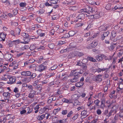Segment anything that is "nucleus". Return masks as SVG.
<instances>
[{"instance_id":"obj_1","label":"nucleus","mask_w":123,"mask_h":123,"mask_svg":"<svg viewBox=\"0 0 123 123\" xmlns=\"http://www.w3.org/2000/svg\"><path fill=\"white\" fill-rule=\"evenodd\" d=\"M97 72L98 73H100L101 72L105 71L104 77L105 78H108L109 77L108 74H107V72H109L108 69L107 68H98L97 69Z\"/></svg>"},{"instance_id":"obj_2","label":"nucleus","mask_w":123,"mask_h":123,"mask_svg":"<svg viewBox=\"0 0 123 123\" xmlns=\"http://www.w3.org/2000/svg\"><path fill=\"white\" fill-rule=\"evenodd\" d=\"M7 78L9 79V81L7 82V83L9 84H14L16 80V78L15 76L8 75Z\"/></svg>"},{"instance_id":"obj_3","label":"nucleus","mask_w":123,"mask_h":123,"mask_svg":"<svg viewBox=\"0 0 123 123\" xmlns=\"http://www.w3.org/2000/svg\"><path fill=\"white\" fill-rule=\"evenodd\" d=\"M85 17V15L83 13L80 14L76 17V19L74 20V22H77V21L80 22L82 20H84Z\"/></svg>"},{"instance_id":"obj_4","label":"nucleus","mask_w":123,"mask_h":123,"mask_svg":"<svg viewBox=\"0 0 123 123\" xmlns=\"http://www.w3.org/2000/svg\"><path fill=\"white\" fill-rule=\"evenodd\" d=\"M77 70L76 69L75 70H73L71 72V73L72 75H73L74 76H78V78H79V74H81L83 73V71H80L77 72Z\"/></svg>"},{"instance_id":"obj_5","label":"nucleus","mask_w":123,"mask_h":123,"mask_svg":"<svg viewBox=\"0 0 123 123\" xmlns=\"http://www.w3.org/2000/svg\"><path fill=\"white\" fill-rule=\"evenodd\" d=\"M116 35V32L112 31L111 32V35L110 37V39L112 41L115 42L117 39L115 38Z\"/></svg>"},{"instance_id":"obj_6","label":"nucleus","mask_w":123,"mask_h":123,"mask_svg":"<svg viewBox=\"0 0 123 123\" xmlns=\"http://www.w3.org/2000/svg\"><path fill=\"white\" fill-rule=\"evenodd\" d=\"M87 111L86 110H84L81 112V115L82 118H84L87 117L88 115L87 114Z\"/></svg>"},{"instance_id":"obj_7","label":"nucleus","mask_w":123,"mask_h":123,"mask_svg":"<svg viewBox=\"0 0 123 123\" xmlns=\"http://www.w3.org/2000/svg\"><path fill=\"white\" fill-rule=\"evenodd\" d=\"M68 9L74 11H75L78 8L77 6H68Z\"/></svg>"},{"instance_id":"obj_8","label":"nucleus","mask_w":123,"mask_h":123,"mask_svg":"<svg viewBox=\"0 0 123 123\" xmlns=\"http://www.w3.org/2000/svg\"><path fill=\"white\" fill-rule=\"evenodd\" d=\"M46 68V66H44L43 65H41L39 67H37V70L40 71H42L44 70Z\"/></svg>"},{"instance_id":"obj_9","label":"nucleus","mask_w":123,"mask_h":123,"mask_svg":"<svg viewBox=\"0 0 123 123\" xmlns=\"http://www.w3.org/2000/svg\"><path fill=\"white\" fill-rule=\"evenodd\" d=\"M78 76H74L72 79L70 80V81L72 83H75L78 80Z\"/></svg>"},{"instance_id":"obj_10","label":"nucleus","mask_w":123,"mask_h":123,"mask_svg":"<svg viewBox=\"0 0 123 123\" xmlns=\"http://www.w3.org/2000/svg\"><path fill=\"white\" fill-rule=\"evenodd\" d=\"M98 44V43L96 41H93L90 44L91 47H90V48H92L94 47H96Z\"/></svg>"},{"instance_id":"obj_11","label":"nucleus","mask_w":123,"mask_h":123,"mask_svg":"<svg viewBox=\"0 0 123 123\" xmlns=\"http://www.w3.org/2000/svg\"><path fill=\"white\" fill-rule=\"evenodd\" d=\"M35 92L33 90H31L30 93H29L28 97L30 98L33 97L34 95Z\"/></svg>"},{"instance_id":"obj_12","label":"nucleus","mask_w":123,"mask_h":123,"mask_svg":"<svg viewBox=\"0 0 123 123\" xmlns=\"http://www.w3.org/2000/svg\"><path fill=\"white\" fill-rule=\"evenodd\" d=\"M105 100L104 99H102L101 101V108H103L105 107Z\"/></svg>"},{"instance_id":"obj_13","label":"nucleus","mask_w":123,"mask_h":123,"mask_svg":"<svg viewBox=\"0 0 123 123\" xmlns=\"http://www.w3.org/2000/svg\"><path fill=\"white\" fill-rule=\"evenodd\" d=\"M62 101L64 102L68 103H72V101L70 99L68 100L65 98H63L62 99Z\"/></svg>"},{"instance_id":"obj_14","label":"nucleus","mask_w":123,"mask_h":123,"mask_svg":"<svg viewBox=\"0 0 123 123\" xmlns=\"http://www.w3.org/2000/svg\"><path fill=\"white\" fill-rule=\"evenodd\" d=\"M24 42H22L21 43L24 44L28 43L30 40V38H25V37H24Z\"/></svg>"},{"instance_id":"obj_15","label":"nucleus","mask_w":123,"mask_h":123,"mask_svg":"<svg viewBox=\"0 0 123 123\" xmlns=\"http://www.w3.org/2000/svg\"><path fill=\"white\" fill-rule=\"evenodd\" d=\"M6 36V35L4 33H2L0 34V37L2 39V40L3 41H5Z\"/></svg>"},{"instance_id":"obj_16","label":"nucleus","mask_w":123,"mask_h":123,"mask_svg":"<svg viewBox=\"0 0 123 123\" xmlns=\"http://www.w3.org/2000/svg\"><path fill=\"white\" fill-rule=\"evenodd\" d=\"M4 57L6 60L7 61H8L10 59V58H12V55L11 54H7L5 55Z\"/></svg>"},{"instance_id":"obj_17","label":"nucleus","mask_w":123,"mask_h":123,"mask_svg":"<svg viewBox=\"0 0 123 123\" xmlns=\"http://www.w3.org/2000/svg\"><path fill=\"white\" fill-rule=\"evenodd\" d=\"M116 44L113 43L111 44L110 46L108 47L109 49L110 50L113 49L116 47Z\"/></svg>"},{"instance_id":"obj_18","label":"nucleus","mask_w":123,"mask_h":123,"mask_svg":"<svg viewBox=\"0 0 123 123\" xmlns=\"http://www.w3.org/2000/svg\"><path fill=\"white\" fill-rule=\"evenodd\" d=\"M31 78L26 77L22 80V81L23 82H29L31 81Z\"/></svg>"},{"instance_id":"obj_19","label":"nucleus","mask_w":123,"mask_h":123,"mask_svg":"<svg viewBox=\"0 0 123 123\" xmlns=\"http://www.w3.org/2000/svg\"><path fill=\"white\" fill-rule=\"evenodd\" d=\"M87 70V67L85 63L83 64L82 66V70H80V71H83V73L84 72L86 71Z\"/></svg>"},{"instance_id":"obj_20","label":"nucleus","mask_w":123,"mask_h":123,"mask_svg":"<svg viewBox=\"0 0 123 123\" xmlns=\"http://www.w3.org/2000/svg\"><path fill=\"white\" fill-rule=\"evenodd\" d=\"M75 3V2L73 1H71L69 2H68L67 3V4L69 6H73Z\"/></svg>"},{"instance_id":"obj_21","label":"nucleus","mask_w":123,"mask_h":123,"mask_svg":"<svg viewBox=\"0 0 123 123\" xmlns=\"http://www.w3.org/2000/svg\"><path fill=\"white\" fill-rule=\"evenodd\" d=\"M91 99V97H90L88 98V102L87 104V105L88 106H90L93 103V101Z\"/></svg>"},{"instance_id":"obj_22","label":"nucleus","mask_w":123,"mask_h":123,"mask_svg":"<svg viewBox=\"0 0 123 123\" xmlns=\"http://www.w3.org/2000/svg\"><path fill=\"white\" fill-rule=\"evenodd\" d=\"M84 83L83 82H78L75 84V86L77 87H80L83 85Z\"/></svg>"},{"instance_id":"obj_23","label":"nucleus","mask_w":123,"mask_h":123,"mask_svg":"<svg viewBox=\"0 0 123 123\" xmlns=\"http://www.w3.org/2000/svg\"><path fill=\"white\" fill-rule=\"evenodd\" d=\"M87 58L88 60L93 62H97L96 59L91 57H88Z\"/></svg>"},{"instance_id":"obj_24","label":"nucleus","mask_w":123,"mask_h":123,"mask_svg":"<svg viewBox=\"0 0 123 123\" xmlns=\"http://www.w3.org/2000/svg\"><path fill=\"white\" fill-rule=\"evenodd\" d=\"M45 118L44 114H43L40 116H39L37 117V119L39 120H41Z\"/></svg>"},{"instance_id":"obj_25","label":"nucleus","mask_w":123,"mask_h":123,"mask_svg":"<svg viewBox=\"0 0 123 123\" xmlns=\"http://www.w3.org/2000/svg\"><path fill=\"white\" fill-rule=\"evenodd\" d=\"M102 75H98L97 76V78L98 81L100 82L102 80Z\"/></svg>"},{"instance_id":"obj_26","label":"nucleus","mask_w":123,"mask_h":123,"mask_svg":"<svg viewBox=\"0 0 123 123\" xmlns=\"http://www.w3.org/2000/svg\"><path fill=\"white\" fill-rule=\"evenodd\" d=\"M21 30L19 28H17L15 30V31L16 32V35H19L20 34Z\"/></svg>"},{"instance_id":"obj_27","label":"nucleus","mask_w":123,"mask_h":123,"mask_svg":"<svg viewBox=\"0 0 123 123\" xmlns=\"http://www.w3.org/2000/svg\"><path fill=\"white\" fill-rule=\"evenodd\" d=\"M76 55H75V54L74 53H73L72 54H70L68 56V57L69 58H74V57H75L76 56Z\"/></svg>"},{"instance_id":"obj_28","label":"nucleus","mask_w":123,"mask_h":123,"mask_svg":"<svg viewBox=\"0 0 123 123\" xmlns=\"http://www.w3.org/2000/svg\"><path fill=\"white\" fill-rule=\"evenodd\" d=\"M26 110V112L27 111L26 114H28L30 113L32 111L31 110H30V108L29 107H27L26 108L25 110Z\"/></svg>"},{"instance_id":"obj_29","label":"nucleus","mask_w":123,"mask_h":123,"mask_svg":"<svg viewBox=\"0 0 123 123\" xmlns=\"http://www.w3.org/2000/svg\"><path fill=\"white\" fill-rule=\"evenodd\" d=\"M123 9V7H119L118 6H116L114 7L112 9L114 11H115L117 9H118L119 10H121Z\"/></svg>"},{"instance_id":"obj_30","label":"nucleus","mask_w":123,"mask_h":123,"mask_svg":"<svg viewBox=\"0 0 123 123\" xmlns=\"http://www.w3.org/2000/svg\"><path fill=\"white\" fill-rule=\"evenodd\" d=\"M36 67V66L35 64H32L29 66V68L32 69L35 68V69H36L35 68Z\"/></svg>"},{"instance_id":"obj_31","label":"nucleus","mask_w":123,"mask_h":123,"mask_svg":"<svg viewBox=\"0 0 123 123\" xmlns=\"http://www.w3.org/2000/svg\"><path fill=\"white\" fill-rule=\"evenodd\" d=\"M96 59L97 60L99 61H102L103 59L102 58V57L100 56H99L98 55H97L96 56Z\"/></svg>"},{"instance_id":"obj_32","label":"nucleus","mask_w":123,"mask_h":123,"mask_svg":"<svg viewBox=\"0 0 123 123\" xmlns=\"http://www.w3.org/2000/svg\"><path fill=\"white\" fill-rule=\"evenodd\" d=\"M83 24L82 23H79L75 25V27L76 28H78L79 27H81L83 25Z\"/></svg>"},{"instance_id":"obj_33","label":"nucleus","mask_w":123,"mask_h":123,"mask_svg":"<svg viewBox=\"0 0 123 123\" xmlns=\"http://www.w3.org/2000/svg\"><path fill=\"white\" fill-rule=\"evenodd\" d=\"M10 93L8 92H4L3 94V95L5 97H7L10 96Z\"/></svg>"},{"instance_id":"obj_34","label":"nucleus","mask_w":123,"mask_h":123,"mask_svg":"<svg viewBox=\"0 0 123 123\" xmlns=\"http://www.w3.org/2000/svg\"><path fill=\"white\" fill-rule=\"evenodd\" d=\"M26 5V3H25L22 2L20 4V6L21 7H25Z\"/></svg>"},{"instance_id":"obj_35","label":"nucleus","mask_w":123,"mask_h":123,"mask_svg":"<svg viewBox=\"0 0 123 123\" xmlns=\"http://www.w3.org/2000/svg\"><path fill=\"white\" fill-rule=\"evenodd\" d=\"M75 34L74 32L73 31H70L69 32V34L70 36H72Z\"/></svg>"},{"instance_id":"obj_36","label":"nucleus","mask_w":123,"mask_h":123,"mask_svg":"<svg viewBox=\"0 0 123 123\" xmlns=\"http://www.w3.org/2000/svg\"><path fill=\"white\" fill-rule=\"evenodd\" d=\"M91 16L92 17L91 18H98L99 17V15L97 14H95L94 15H93V16Z\"/></svg>"},{"instance_id":"obj_37","label":"nucleus","mask_w":123,"mask_h":123,"mask_svg":"<svg viewBox=\"0 0 123 123\" xmlns=\"http://www.w3.org/2000/svg\"><path fill=\"white\" fill-rule=\"evenodd\" d=\"M119 89H123V84H122V82L121 81L119 85Z\"/></svg>"},{"instance_id":"obj_38","label":"nucleus","mask_w":123,"mask_h":123,"mask_svg":"<svg viewBox=\"0 0 123 123\" xmlns=\"http://www.w3.org/2000/svg\"><path fill=\"white\" fill-rule=\"evenodd\" d=\"M123 54V50H120V52L118 53V55L119 57H120Z\"/></svg>"},{"instance_id":"obj_39","label":"nucleus","mask_w":123,"mask_h":123,"mask_svg":"<svg viewBox=\"0 0 123 123\" xmlns=\"http://www.w3.org/2000/svg\"><path fill=\"white\" fill-rule=\"evenodd\" d=\"M99 102V101L97 99L94 102V103L95 104L96 106H98V104Z\"/></svg>"},{"instance_id":"obj_40","label":"nucleus","mask_w":123,"mask_h":123,"mask_svg":"<svg viewBox=\"0 0 123 123\" xmlns=\"http://www.w3.org/2000/svg\"><path fill=\"white\" fill-rule=\"evenodd\" d=\"M68 112L67 110H64L62 111V113L63 115H66L67 114Z\"/></svg>"},{"instance_id":"obj_41","label":"nucleus","mask_w":123,"mask_h":123,"mask_svg":"<svg viewBox=\"0 0 123 123\" xmlns=\"http://www.w3.org/2000/svg\"><path fill=\"white\" fill-rule=\"evenodd\" d=\"M29 48V46L28 45H25L24 47H23L22 48V49L23 50H25L28 49Z\"/></svg>"},{"instance_id":"obj_42","label":"nucleus","mask_w":123,"mask_h":123,"mask_svg":"<svg viewBox=\"0 0 123 123\" xmlns=\"http://www.w3.org/2000/svg\"><path fill=\"white\" fill-rule=\"evenodd\" d=\"M66 122V119H63L62 120H60L58 122V123H65Z\"/></svg>"},{"instance_id":"obj_43","label":"nucleus","mask_w":123,"mask_h":123,"mask_svg":"<svg viewBox=\"0 0 123 123\" xmlns=\"http://www.w3.org/2000/svg\"><path fill=\"white\" fill-rule=\"evenodd\" d=\"M23 34L24 35V37L25 38H30L29 37V36L28 34L25 33H23Z\"/></svg>"},{"instance_id":"obj_44","label":"nucleus","mask_w":123,"mask_h":123,"mask_svg":"<svg viewBox=\"0 0 123 123\" xmlns=\"http://www.w3.org/2000/svg\"><path fill=\"white\" fill-rule=\"evenodd\" d=\"M50 2L51 3L56 4L57 3V0H50Z\"/></svg>"},{"instance_id":"obj_45","label":"nucleus","mask_w":123,"mask_h":123,"mask_svg":"<svg viewBox=\"0 0 123 123\" xmlns=\"http://www.w3.org/2000/svg\"><path fill=\"white\" fill-rule=\"evenodd\" d=\"M113 111H111L109 112V113L108 114V115H107V119H108L109 117H110L112 115V113L113 112Z\"/></svg>"},{"instance_id":"obj_46","label":"nucleus","mask_w":123,"mask_h":123,"mask_svg":"<svg viewBox=\"0 0 123 123\" xmlns=\"http://www.w3.org/2000/svg\"><path fill=\"white\" fill-rule=\"evenodd\" d=\"M73 114V112L72 111H71L68 113V114L67 115V117H70Z\"/></svg>"},{"instance_id":"obj_47","label":"nucleus","mask_w":123,"mask_h":123,"mask_svg":"<svg viewBox=\"0 0 123 123\" xmlns=\"http://www.w3.org/2000/svg\"><path fill=\"white\" fill-rule=\"evenodd\" d=\"M80 62V61H78V62H77V64L76 65L79 66H82L83 64H84V63L81 62Z\"/></svg>"},{"instance_id":"obj_48","label":"nucleus","mask_w":123,"mask_h":123,"mask_svg":"<svg viewBox=\"0 0 123 123\" xmlns=\"http://www.w3.org/2000/svg\"><path fill=\"white\" fill-rule=\"evenodd\" d=\"M78 115V114H76L72 118L74 120H76L77 118Z\"/></svg>"},{"instance_id":"obj_49","label":"nucleus","mask_w":123,"mask_h":123,"mask_svg":"<svg viewBox=\"0 0 123 123\" xmlns=\"http://www.w3.org/2000/svg\"><path fill=\"white\" fill-rule=\"evenodd\" d=\"M76 54H77L79 56H82L83 55V53L79 52H77Z\"/></svg>"},{"instance_id":"obj_50","label":"nucleus","mask_w":123,"mask_h":123,"mask_svg":"<svg viewBox=\"0 0 123 123\" xmlns=\"http://www.w3.org/2000/svg\"><path fill=\"white\" fill-rule=\"evenodd\" d=\"M44 115V117L47 119L49 117V114L48 113H46Z\"/></svg>"},{"instance_id":"obj_51","label":"nucleus","mask_w":123,"mask_h":123,"mask_svg":"<svg viewBox=\"0 0 123 123\" xmlns=\"http://www.w3.org/2000/svg\"><path fill=\"white\" fill-rule=\"evenodd\" d=\"M69 48H67L66 49H65L63 50H62L60 51V52L62 53L64 52H66L67 51H69Z\"/></svg>"},{"instance_id":"obj_52","label":"nucleus","mask_w":123,"mask_h":123,"mask_svg":"<svg viewBox=\"0 0 123 123\" xmlns=\"http://www.w3.org/2000/svg\"><path fill=\"white\" fill-rule=\"evenodd\" d=\"M18 64H15V65H14L13 66H13L14 67L12 69V70H14L15 69H17V68H18Z\"/></svg>"},{"instance_id":"obj_53","label":"nucleus","mask_w":123,"mask_h":123,"mask_svg":"<svg viewBox=\"0 0 123 123\" xmlns=\"http://www.w3.org/2000/svg\"><path fill=\"white\" fill-rule=\"evenodd\" d=\"M109 32L108 31L104 32L103 34V36L106 37L108 36V35L109 34Z\"/></svg>"},{"instance_id":"obj_54","label":"nucleus","mask_w":123,"mask_h":123,"mask_svg":"<svg viewBox=\"0 0 123 123\" xmlns=\"http://www.w3.org/2000/svg\"><path fill=\"white\" fill-rule=\"evenodd\" d=\"M29 48L31 50H32L34 49L35 48V47L34 45H31Z\"/></svg>"},{"instance_id":"obj_55","label":"nucleus","mask_w":123,"mask_h":123,"mask_svg":"<svg viewBox=\"0 0 123 123\" xmlns=\"http://www.w3.org/2000/svg\"><path fill=\"white\" fill-rule=\"evenodd\" d=\"M98 121V119H93L91 122V123H97Z\"/></svg>"},{"instance_id":"obj_56","label":"nucleus","mask_w":123,"mask_h":123,"mask_svg":"<svg viewBox=\"0 0 123 123\" xmlns=\"http://www.w3.org/2000/svg\"><path fill=\"white\" fill-rule=\"evenodd\" d=\"M49 46L50 48L53 49L54 48V45L53 44H50L49 45Z\"/></svg>"},{"instance_id":"obj_57","label":"nucleus","mask_w":123,"mask_h":123,"mask_svg":"<svg viewBox=\"0 0 123 123\" xmlns=\"http://www.w3.org/2000/svg\"><path fill=\"white\" fill-rule=\"evenodd\" d=\"M97 114L98 115H100L101 113V111L100 109H98L96 111Z\"/></svg>"},{"instance_id":"obj_58","label":"nucleus","mask_w":123,"mask_h":123,"mask_svg":"<svg viewBox=\"0 0 123 123\" xmlns=\"http://www.w3.org/2000/svg\"><path fill=\"white\" fill-rule=\"evenodd\" d=\"M57 67L56 65H55L53 67H51V70H54L57 68Z\"/></svg>"},{"instance_id":"obj_59","label":"nucleus","mask_w":123,"mask_h":123,"mask_svg":"<svg viewBox=\"0 0 123 123\" xmlns=\"http://www.w3.org/2000/svg\"><path fill=\"white\" fill-rule=\"evenodd\" d=\"M24 53V52L22 53H19V54H17L16 56L17 57H19L20 56L23 55V54Z\"/></svg>"},{"instance_id":"obj_60","label":"nucleus","mask_w":123,"mask_h":123,"mask_svg":"<svg viewBox=\"0 0 123 123\" xmlns=\"http://www.w3.org/2000/svg\"><path fill=\"white\" fill-rule=\"evenodd\" d=\"M26 75L27 76H30L31 74V73L30 71H26Z\"/></svg>"},{"instance_id":"obj_61","label":"nucleus","mask_w":123,"mask_h":123,"mask_svg":"<svg viewBox=\"0 0 123 123\" xmlns=\"http://www.w3.org/2000/svg\"><path fill=\"white\" fill-rule=\"evenodd\" d=\"M65 43V42L64 41H60L59 42L58 44L59 45H61L64 44Z\"/></svg>"},{"instance_id":"obj_62","label":"nucleus","mask_w":123,"mask_h":123,"mask_svg":"<svg viewBox=\"0 0 123 123\" xmlns=\"http://www.w3.org/2000/svg\"><path fill=\"white\" fill-rule=\"evenodd\" d=\"M97 78L98 77L97 76H94L93 79V80L94 81H98Z\"/></svg>"},{"instance_id":"obj_63","label":"nucleus","mask_w":123,"mask_h":123,"mask_svg":"<svg viewBox=\"0 0 123 123\" xmlns=\"http://www.w3.org/2000/svg\"><path fill=\"white\" fill-rule=\"evenodd\" d=\"M52 101L51 100V98L50 97H49V98L48 100V102L49 103H51L52 102Z\"/></svg>"},{"instance_id":"obj_64","label":"nucleus","mask_w":123,"mask_h":123,"mask_svg":"<svg viewBox=\"0 0 123 123\" xmlns=\"http://www.w3.org/2000/svg\"><path fill=\"white\" fill-rule=\"evenodd\" d=\"M36 76V74L35 73H33L31 75V77L32 78H35Z\"/></svg>"}]
</instances>
